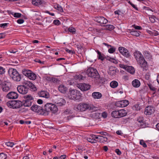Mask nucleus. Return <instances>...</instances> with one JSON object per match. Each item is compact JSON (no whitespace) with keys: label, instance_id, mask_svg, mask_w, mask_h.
<instances>
[{"label":"nucleus","instance_id":"6","mask_svg":"<svg viewBox=\"0 0 159 159\" xmlns=\"http://www.w3.org/2000/svg\"><path fill=\"white\" fill-rule=\"evenodd\" d=\"M89 107H90V104L86 103H80L77 106V109L78 111L82 112L87 110H89Z\"/></svg>","mask_w":159,"mask_h":159},{"label":"nucleus","instance_id":"41","mask_svg":"<svg viewBox=\"0 0 159 159\" xmlns=\"http://www.w3.org/2000/svg\"><path fill=\"white\" fill-rule=\"evenodd\" d=\"M106 28L109 30H113L114 28V27L113 25H106Z\"/></svg>","mask_w":159,"mask_h":159},{"label":"nucleus","instance_id":"5","mask_svg":"<svg viewBox=\"0 0 159 159\" xmlns=\"http://www.w3.org/2000/svg\"><path fill=\"white\" fill-rule=\"evenodd\" d=\"M30 109L32 111L38 113L40 115H44L45 113L43 109L41 107L38 105H33L31 107Z\"/></svg>","mask_w":159,"mask_h":159},{"label":"nucleus","instance_id":"2","mask_svg":"<svg viewBox=\"0 0 159 159\" xmlns=\"http://www.w3.org/2000/svg\"><path fill=\"white\" fill-rule=\"evenodd\" d=\"M8 73L13 80L17 82H19L21 80V75L16 69L10 68L8 71Z\"/></svg>","mask_w":159,"mask_h":159},{"label":"nucleus","instance_id":"64","mask_svg":"<svg viewBox=\"0 0 159 159\" xmlns=\"http://www.w3.org/2000/svg\"><path fill=\"white\" fill-rule=\"evenodd\" d=\"M8 24L6 23L1 24L0 25V27H1L4 28L5 27L7 26Z\"/></svg>","mask_w":159,"mask_h":159},{"label":"nucleus","instance_id":"33","mask_svg":"<svg viewBox=\"0 0 159 159\" xmlns=\"http://www.w3.org/2000/svg\"><path fill=\"white\" fill-rule=\"evenodd\" d=\"M81 94L80 91H77V92L76 93L74 99L76 100H80L81 98Z\"/></svg>","mask_w":159,"mask_h":159},{"label":"nucleus","instance_id":"52","mask_svg":"<svg viewBox=\"0 0 159 159\" xmlns=\"http://www.w3.org/2000/svg\"><path fill=\"white\" fill-rule=\"evenodd\" d=\"M5 72V69L3 67L0 66V74H2Z\"/></svg>","mask_w":159,"mask_h":159},{"label":"nucleus","instance_id":"40","mask_svg":"<svg viewBox=\"0 0 159 159\" xmlns=\"http://www.w3.org/2000/svg\"><path fill=\"white\" fill-rule=\"evenodd\" d=\"M130 33L132 35L137 37L139 36L140 35L139 31H131Z\"/></svg>","mask_w":159,"mask_h":159},{"label":"nucleus","instance_id":"38","mask_svg":"<svg viewBox=\"0 0 159 159\" xmlns=\"http://www.w3.org/2000/svg\"><path fill=\"white\" fill-rule=\"evenodd\" d=\"M143 54L145 58L149 59L151 57V56L150 53L148 51H145L144 52Z\"/></svg>","mask_w":159,"mask_h":159},{"label":"nucleus","instance_id":"54","mask_svg":"<svg viewBox=\"0 0 159 159\" xmlns=\"http://www.w3.org/2000/svg\"><path fill=\"white\" fill-rule=\"evenodd\" d=\"M96 133L97 134H99L101 135H105V136H106V135H108V134L107 132H105L102 131V132H96Z\"/></svg>","mask_w":159,"mask_h":159},{"label":"nucleus","instance_id":"47","mask_svg":"<svg viewBox=\"0 0 159 159\" xmlns=\"http://www.w3.org/2000/svg\"><path fill=\"white\" fill-rule=\"evenodd\" d=\"M140 144L143 146L144 148H146L147 147V145L146 143L144 142V141L143 140H141L140 141Z\"/></svg>","mask_w":159,"mask_h":159},{"label":"nucleus","instance_id":"21","mask_svg":"<svg viewBox=\"0 0 159 159\" xmlns=\"http://www.w3.org/2000/svg\"><path fill=\"white\" fill-rule=\"evenodd\" d=\"M11 105H14L15 106L17 105L18 104H20V105L17 106V108H20L22 106V103L20 101H11L10 103Z\"/></svg>","mask_w":159,"mask_h":159},{"label":"nucleus","instance_id":"57","mask_svg":"<svg viewBox=\"0 0 159 159\" xmlns=\"http://www.w3.org/2000/svg\"><path fill=\"white\" fill-rule=\"evenodd\" d=\"M155 17L154 16H151L150 17H149V19L150 21L152 23H154L155 21Z\"/></svg>","mask_w":159,"mask_h":159},{"label":"nucleus","instance_id":"60","mask_svg":"<svg viewBox=\"0 0 159 159\" xmlns=\"http://www.w3.org/2000/svg\"><path fill=\"white\" fill-rule=\"evenodd\" d=\"M122 78L124 80H129V76L127 75H124L123 76Z\"/></svg>","mask_w":159,"mask_h":159},{"label":"nucleus","instance_id":"13","mask_svg":"<svg viewBox=\"0 0 159 159\" xmlns=\"http://www.w3.org/2000/svg\"><path fill=\"white\" fill-rule=\"evenodd\" d=\"M17 89L19 93L22 94H26L28 91L27 88L23 86V85H19L17 87Z\"/></svg>","mask_w":159,"mask_h":159},{"label":"nucleus","instance_id":"23","mask_svg":"<svg viewBox=\"0 0 159 159\" xmlns=\"http://www.w3.org/2000/svg\"><path fill=\"white\" fill-rule=\"evenodd\" d=\"M58 89L61 92L63 93H65L67 90V88L63 85L59 86Z\"/></svg>","mask_w":159,"mask_h":159},{"label":"nucleus","instance_id":"4","mask_svg":"<svg viewBox=\"0 0 159 159\" xmlns=\"http://www.w3.org/2000/svg\"><path fill=\"white\" fill-rule=\"evenodd\" d=\"M22 73L30 80H34L36 79V75L30 70L24 69L22 70Z\"/></svg>","mask_w":159,"mask_h":159},{"label":"nucleus","instance_id":"16","mask_svg":"<svg viewBox=\"0 0 159 159\" xmlns=\"http://www.w3.org/2000/svg\"><path fill=\"white\" fill-rule=\"evenodd\" d=\"M6 97L10 99H16L18 98V95L16 92H11L7 94Z\"/></svg>","mask_w":159,"mask_h":159},{"label":"nucleus","instance_id":"15","mask_svg":"<svg viewBox=\"0 0 159 159\" xmlns=\"http://www.w3.org/2000/svg\"><path fill=\"white\" fill-rule=\"evenodd\" d=\"M154 108L152 106H148L145 110L144 114L146 115H150L153 113L154 111Z\"/></svg>","mask_w":159,"mask_h":159},{"label":"nucleus","instance_id":"30","mask_svg":"<svg viewBox=\"0 0 159 159\" xmlns=\"http://www.w3.org/2000/svg\"><path fill=\"white\" fill-rule=\"evenodd\" d=\"M107 138L106 137H104L103 136L101 135L99 136V140L97 141L98 142L103 143L104 142H107Z\"/></svg>","mask_w":159,"mask_h":159},{"label":"nucleus","instance_id":"27","mask_svg":"<svg viewBox=\"0 0 159 159\" xmlns=\"http://www.w3.org/2000/svg\"><path fill=\"white\" fill-rule=\"evenodd\" d=\"M119 111V118L124 117L126 115L127 112L126 111L124 110H120Z\"/></svg>","mask_w":159,"mask_h":159},{"label":"nucleus","instance_id":"44","mask_svg":"<svg viewBox=\"0 0 159 159\" xmlns=\"http://www.w3.org/2000/svg\"><path fill=\"white\" fill-rule=\"evenodd\" d=\"M87 141L92 143H96L97 140H95V139H93L90 138H89L87 139Z\"/></svg>","mask_w":159,"mask_h":159},{"label":"nucleus","instance_id":"7","mask_svg":"<svg viewBox=\"0 0 159 159\" xmlns=\"http://www.w3.org/2000/svg\"><path fill=\"white\" fill-rule=\"evenodd\" d=\"M25 99L23 105L25 107H30L31 105V103L33 101L34 98L31 95H27L24 97Z\"/></svg>","mask_w":159,"mask_h":159},{"label":"nucleus","instance_id":"48","mask_svg":"<svg viewBox=\"0 0 159 159\" xmlns=\"http://www.w3.org/2000/svg\"><path fill=\"white\" fill-rule=\"evenodd\" d=\"M7 158V156L3 153L0 154V159H5Z\"/></svg>","mask_w":159,"mask_h":159},{"label":"nucleus","instance_id":"18","mask_svg":"<svg viewBox=\"0 0 159 159\" xmlns=\"http://www.w3.org/2000/svg\"><path fill=\"white\" fill-rule=\"evenodd\" d=\"M116 69L115 67L113 66H110L109 69L108 74L111 76L114 75L116 74Z\"/></svg>","mask_w":159,"mask_h":159},{"label":"nucleus","instance_id":"14","mask_svg":"<svg viewBox=\"0 0 159 159\" xmlns=\"http://www.w3.org/2000/svg\"><path fill=\"white\" fill-rule=\"evenodd\" d=\"M94 20L95 21L100 24H105L108 22L107 20L102 16L96 17Z\"/></svg>","mask_w":159,"mask_h":159},{"label":"nucleus","instance_id":"61","mask_svg":"<svg viewBox=\"0 0 159 159\" xmlns=\"http://www.w3.org/2000/svg\"><path fill=\"white\" fill-rule=\"evenodd\" d=\"M128 66L125 65H122L121 64L120 65V67L121 68H123L125 70H127V68L126 67H128Z\"/></svg>","mask_w":159,"mask_h":159},{"label":"nucleus","instance_id":"43","mask_svg":"<svg viewBox=\"0 0 159 159\" xmlns=\"http://www.w3.org/2000/svg\"><path fill=\"white\" fill-rule=\"evenodd\" d=\"M75 78L76 79L80 80L83 79V78H85V77L83 76L82 75L79 74V75H76L75 76Z\"/></svg>","mask_w":159,"mask_h":159},{"label":"nucleus","instance_id":"63","mask_svg":"<svg viewBox=\"0 0 159 159\" xmlns=\"http://www.w3.org/2000/svg\"><path fill=\"white\" fill-rule=\"evenodd\" d=\"M115 152L118 155H120L121 153V152H120V151L119 150V149H116Z\"/></svg>","mask_w":159,"mask_h":159},{"label":"nucleus","instance_id":"8","mask_svg":"<svg viewBox=\"0 0 159 159\" xmlns=\"http://www.w3.org/2000/svg\"><path fill=\"white\" fill-rule=\"evenodd\" d=\"M22 84L23 86L27 88L28 91L30 88L34 91L36 89V87H35L34 85L29 81L24 80L22 82Z\"/></svg>","mask_w":159,"mask_h":159},{"label":"nucleus","instance_id":"20","mask_svg":"<svg viewBox=\"0 0 159 159\" xmlns=\"http://www.w3.org/2000/svg\"><path fill=\"white\" fill-rule=\"evenodd\" d=\"M92 96L94 99H100L102 97V94L98 92H94L92 93Z\"/></svg>","mask_w":159,"mask_h":159},{"label":"nucleus","instance_id":"62","mask_svg":"<svg viewBox=\"0 0 159 159\" xmlns=\"http://www.w3.org/2000/svg\"><path fill=\"white\" fill-rule=\"evenodd\" d=\"M102 116L104 118H106L107 116V114L106 112H104L102 113Z\"/></svg>","mask_w":159,"mask_h":159},{"label":"nucleus","instance_id":"51","mask_svg":"<svg viewBox=\"0 0 159 159\" xmlns=\"http://www.w3.org/2000/svg\"><path fill=\"white\" fill-rule=\"evenodd\" d=\"M6 145L9 147H12L14 145V143L13 142H7L6 143Z\"/></svg>","mask_w":159,"mask_h":159},{"label":"nucleus","instance_id":"24","mask_svg":"<svg viewBox=\"0 0 159 159\" xmlns=\"http://www.w3.org/2000/svg\"><path fill=\"white\" fill-rule=\"evenodd\" d=\"M65 103V100L63 98H60V99L57 102V106H61L64 105Z\"/></svg>","mask_w":159,"mask_h":159},{"label":"nucleus","instance_id":"31","mask_svg":"<svg viewBox=\"0 0 159 159\" xmlns=\"http://www.w3.org/2000/svg\"><path fill=\"white\" fill-rule=\"evenodd\" d=\"M127 68V71L132 74H134L135 73V69L134 68L131 66H128L126 67Z\"/></svg>","mask_w":159,"mask_h":159},{"label":"nucleus","instance_id":"10","mask_svg":"<svg viewBox=\"0 0 159 159\" xmlns=\"http://www.w3.org/2000/svg\"><path fill=\"white\" fill-rule=\"evenodd\" d=\"M2 88L3 91L7 92L8 91L11 87V84L10 83L4 81L2 82Z\"/></svg>","mask_w":159,"mask_h":159},{"label":"nucleus","instance_id":"29","mask_svg":"<svg viewBox=\"0 0 159 159\" xmlns=\"http://www.w3.org/2000/svg\"><path fill=\"white\" fill-rule=\"evenodd\" d=\"M77 90H72L69 91V93L70 96L71 97L70 98L74 99L76 93L77 92Z\"/></svg>","mask_w":159,"mask_h":159},{"label":"nucleus","instance_id":"50","mask_svg":"<svg viewBox=\"0 0 159 159\" xmlns=\"http://www.w3.org/2000/svg\"><path fill=\"white\" fill-rule=\"evenodd\" d=\"M53 23L54 25H59L61 23L60 21L59 20L57 19L53 21Z\"/></svg>","mask_w":159,"mask_h":159},{"label":"nucleus","instance_id":"1","mask_svg":"<svg viewBox=\"0 0 159 159\" xmlns=\"http://www.w3.org/2000/svg\"><path fill=\"white\" fill-rule=\"evenodd\" d=\"M134 54L140 66L143 69V70H146L148 67L147 62L145 60L141 53L139 51H137L134 52Z\"/></svg>","mask_w":159,"mask_h":159},{"label":"nucleus","instance_id":"49","mask_svg":"<svg viewBox=\"0 0 159 159\" xmlns=\"http://www.w3.org/2000/svg\"><path fill=\"white\" fill-rule=\"evenodd\" d=\"M20 43V42L18 40H17L16 39H14L12 41V43L13 44L15 45H19Z\"/></svg>","mask_w":159,"mask_h":159},{"label":"nucleus","instance_id":"3","mask_svg":"<svg viewBox=\"0 0 159 159\" xmlns=\"http://www.w3.org/2000/svg\"><path fill=\"white\" fill-rule=\"evenodd\" d=\"M86 74L88 75L95 80H99L100 76L97 70L93 67H90L86 71Z\"/></svg>","mask_w":159,"mask_h":159},{"label":"nucleus","instance_id":"36","mask_svg":"<svg viewBox=\"0 0 159 159\" xmlns=\"http://www.w3.org/2000/svg\"><path fill=\"white\" fill-rule=\"evenodd\" d=\"M97 52L98 54V59H100L102 61H103L104 59V57H103V55L102 54L101 52L98 50H97Z\"/></svg>","mask_w":159,"mask_h":159},{"label":"nucleus","instance_id":"59","mask_svg":"<svg viewBox=\"0 0 159 159\" xmlns=\"http://www.w3.org/2000/svg\"><path fill=\"white\" fill-rule=\"evenodd\" d=\"M24 22V20L23 19H20L17 20V22L19 24L23 23Z\"/></svg>","mask_w":159,"mask_h":159},{"label":"nucleus","instance_id":"56","mask_svg":"<svg viewBox=\"0 0 159 159\" xmlns=\"http://www.w3.org/2000/svg\"><path fill=\"white\" fill-rule=\"evenodd\" d=\"M133 27L136 30H141L142 29L141 27L139 26H136L135 25H133Z\"/></svg>","mask_w":159,"mask_h":159},{"label":"nucleus","instance_id":"19","mask_svg":"<svg viewBox=\"0 0 159 159\" xmlns=\"http://www.w3.org/2000/svg\"><path fill=\"white\" fill-rule=\"evenodd\" d=\"M137 121L140 124V127L142 128H144L145 125L144 122V118L142 116L139 117L137 119Z\"/></svg>","mask_w":159,"mask_h":159},{"label":"nucleus","instance_id":"58","mask_svg":"<svg viewBox=\"0 0 159 159\" xmlns=\"http://www.w3.org/2000/svg\"><path fill=\"white\" fill-rule=\"evenodd\" d=\"M66 52H67L73 54H74L75 53V52L74 51H73L72 50H70L67 48H66Z\"/></svg>","mask_w":159,"mask_h":159},{"label":"nucleus","instance_id":"28","mask_svg":"<svg viewBox=\"0 0 159 159\" xmlns=\"http://www.w3.org/2000/svg\"><path fill=\"white\" fill-rule=\"evenodd\" d=\"M50 109V111H52V112L53 113H55L57 111L58 108L57 106L52 104L51 106V109Z\"/></svg>","mask_w":159,"mask_h":159},{"label":"nucleus","instance_id":"42","mask_svg":"<svg viewBox=\"0 0 159 159\" xmlns=\"http://www.w3.org/2000/svg\"><path fill=\"white\" fill-rule=\"evenodd\" d=\"M69 31L72 33L73 34H75V33L76 30L75 28L73 27H70L68 29Z\"/></svg>","mask_w":159,"mask_h":159},{"label":"nucleus","instance_id":"9","mask_svg":"<svg viewBox=\"0 0 159 159\" xmlns=\"http://www.w3.org/2000/svg\"><path fill=\"white\" fill-rule=\"evenodd\" d=\"M118 50L121 54L125 57L127 58L130 57L131 54L130 53L126 48L122 47H119L118 48Z\"/></svg>","mask_w":159,"mask_h":159},{"label":"nucleus","instance_id":"32","mask_svg":"<svg viewBox=\"0 0 159 159\" xmlns=\"http://www.w3.org/2000/svg\"><path fill=\"white\" fill-rule=\"evenodd\" d=\"M119 110L113 111L111 113V116L115 118H119Z\"/></svg>","mask_w":159,"mask_h":159},{"label":"nucleus","instance_id":"35","mask_svg":"<svg viewBox=\"0 0 159 159\" xmlns=\"http://www.w3.org/2000/svg\"><path fill=\"white\" fill-rule=\"evenodd\" d=\"M54 8L57 9V10L60 12H62L63 11L62 7L59 4H57L54 6Z\"/></svg>","mask_w":159,"mask_h":159},{"label":"nucleus","instance_id":"37","mask_svg":"<svg viewBox=\"0 0 159 159\" xmlns=\"http://www.w3.org/2000/svg\"><path fill=\"white\" fill-rule=\"evenodd\" d=\"M60 81V80L54 77H52V82L51 83H53L54 84H59Z\"/></svg>","mask_w":159,"mask_h":159},{"label":"nucleus","instance_id":"26","mask_svg":"<svg viewBox=\"0 0 159 159\" xmlns=\"http://www.w3.org/2000/svg\"><path fill=\"white\" fill-rule=\"evenodd\" d=\"M52 104V103H47L44 105V108L43 109L44 112H45V111H50V109H51V106Z\"/></svg>","mask_w":159,"mask_h":159},{"label":"nucleus","instance_id":"53","mask_svg":"<svg viewBox=\"0 0 159 159\" xmlns=\"http://www.w3.org/2000/svg\"><path fill=\"white\" fill-rule=\"evenodd\" d=\"M148 87L150 88V89L153 91H155L156 90V88H155L154 87H153L151 84H149Z\"/></svg>","mask_w":159,"mask_h":159},{"label":"nucleus","instance_id":"22","mask_svg":"<svg viewBox=\"0 0 159 159\" xmlns=\"http://www.w3.org/2000/svg\"><path fill=\"white\" fill-rule=\"evenodd\" d=\"M133 86L135 88L139 87L140 85V81L138 79H135L132 82Z\"/></svg>","mask_w":159,"mask_h":159},{"label":"nucleus","instance_id":"11","mask_svg":"<svg viewBox=\"0 0 159 159\" xmlns=\"http://www.w3.org/2000/svg\"><path fill=\"white\" fill-rule=\"evenodd\" d=\"M77 86L82 91H84L89 90L91 86L89 84L83 83L78 84H77Z\"/></svg>","mask_w":159,"mask_h":159},{"label":"nucleus","instance_id":"34","mask_svg":"<svg viewBox=\"0 0 159 159\" xmlns=\"http://www.w3.org/2000/svg\"><path fill=\"white\" fill-rule=\"evenodd\" d=\"M110 85L112 88H115L118 86V83L116 81H113L111 82Z\"/></svg>","mask_w":159,"mask_h":159},{"label":"nucleus","instance_id":"46","mask_svg":"<svg viewBox=\"0 0 159 159\" xmlns=\"http://www.w3.org/2000/svg\"><path fill=\"white\" fill-rule=\"evenodd\" d=\"M133 109L135 110H139L140 109V107L139 105L136 104L133 107Z\"/></svg>","mask_w":159,"mask_h":159},{"label":"nucleus","instance_id":"17","mask_svg":"<svg viewBox=\"0 0 159 159\" xmlns=\"http://www.w3.org/2000/svg\"><path fill=\"white\" fill-rule=\"evenodd\" d=\"M39 94L40 97L45 98H48L50 97L49 93L47 91H41L39 93Z\"/></svg>","mask_w":159,"mask_h":159},{"label":"nucleus","instance_id":"45","mask_svg":"<svg viewBox=\"0 0 159 159\" xmlns=\"http://www.w3.org/2000/svg\"><path fill=\"white\" fill-rule=\"evenodd\" d=\"M111 47V48L108 49V52L110 53H112L115 51L116 48L112 46Z\"/></svg>","mask_w":159,"mask_h":159},{"label":"nucleus","instance_id":"12","mask_svg":"<svg viewBox=\"0 0 159 159\" xmlns=\"http://www.w3.org/2000/svg\"><path fill=\"white\" fill-rule=\"evenodd\" d=\"M129 104V102L124 100L119 101L116 103V106L118 107H123L127 106Z\"/></svg>","mask_w":159,"mask_h":159},{"label":"nucleus","instance_id":"39","mask_svg":"<svg viewBox=\"0 0 159 159\" xmlns=\"http://www.w3.org/2000/svg\"><path fill=\"white\" fill-rule=\"evenodd\" d=\"M98 110V108L94 106L93 105L90 104V107H89V110L91 111H96Z\"/></svg>","mask_w":159,"mask_h":159},{"label":"nucleus","instance_id":"55","mask_svg":"<svg viewBox=\"0 0 159 159\" xmlns=\"http://www.w3.org/2000/svg\"><path fill=\"white\" fill-rule=\"evenodd\" d=\"M21 14L20 13H15L14 14V16L15 17L19 18L21 16Z\"/></svg>","mask_w":159,"mask_h":159},{"label":"nucleus","instance_id":"25","mask_svg":"<svg viewBox=\"0 0 159 159\" xmlns=\"http://www.w3.org/2000/svg\"><path fill=\"white\" fill-rule=\"evenodd\" d=\"M32 3L33 5L39 6L42 4L43 2L41 0H32Z\"/></svg>","mask_w":159,"mask_h":159}]
</instances>
